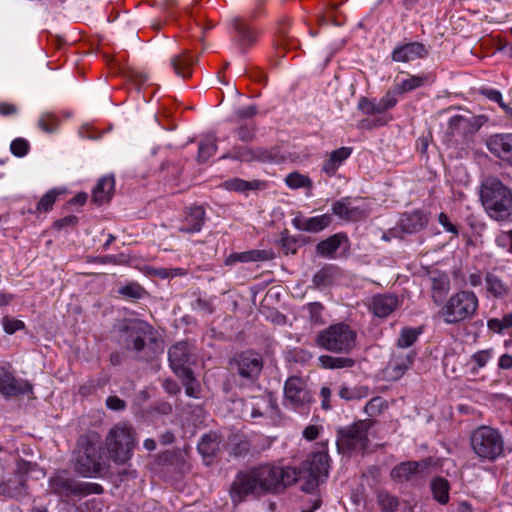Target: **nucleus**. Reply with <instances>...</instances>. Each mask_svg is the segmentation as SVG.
Segmentation results:
<instances>
[{
    "instance_id": "nucleus-1",
    "label": "nucleus",
    "mask_w": 512,
    "mask_h": 512,
    "mask_svg": "<svg viewBox=\"0 0 512 512\" xmlns=\"http://www.w3.org/2000/svg\"><path fill=\"white\" fill-rule=\"evenodd\" d=\"M328 469V456L322 453L315 454L311 461L304 462L299 470L262 465L239 473L231 486L230 496L233 503L238 504L249 494L259 495L295 482L301 483L304 492H313L328 477Z\"/></svg>"
},
{
    "instance_id": "nucleus-14",
    "label": "nucleus",
    "mask_w": 512,
    "mask_h": 512,
    "mask_svg": "<svg viewBox=\"0 0 512 512\" xmlns=\"http://www.w3.org/2000/svg\"><path fill=\"white\" fill-rule=\"evenodd\" d=\"M231 27L234 30L233 43L240 53H245L257 41L258 32L250 26L242 17L231 18Z\"/></svg>"
},
{
    "instance_id": "nucleus-45",
    "label": "nucleus",
    "mask_w": 512,
    "mask_h": 512,
    "mask_svg": "<svg viewBox=\"0 0 512 512\" xmlns=\"http://www.w3.org/2000/svg\"><path fill=\"white\" fill-rule=\"evenodd\" d=\"M238 126L235 128V134L242 142L252 141L255 137L256 125L253 121L237 122Z\"/></svg>"
},
{
    "instance_id": "nucleus-8",
    "label": "nucleus",
    "mask_w": 512,
    "mask_h": 512,
    "mask_svg": "<svg viewBox=\"0 0 512 512\" xmlns=\"http://www.w3.org/2000/svg\"><path fill=\"white\" fill-rule=\"evenodd\" d=\"M234 405L235 409H240V416L243 419L275 420L279 414L278 406L270 394L239 399L234 402Z\"/></svg>"
},
{
    "instance_id": "nucleus-30",
    "label": "nucleus",
    "mask_w": 512,
    "mask_h": 512,
    "mask_svg": "<svg viewBox=\"0 0 512 512\" xmlns=\"http://www.w3.org/2000/svg\"><path fill=\"white\" fill-rule=\"evenodd\" d=\"M273 258V253L268 250H250L240 253H233L226 259V264L231 265L236 262L248 263L257 261H267Z\"/></svg>"
},
{
    "instance_id": "nucleus-32",
    "label": "nucleus",
    "mask_w": 512,
    "mask_h": 512,
    "mask_svg": "<svg viewBox=\"0 0 512 512\" xmlns=\"http://www.w3.org/2000/svg\"><path fill=\"white\" fill-rule=\"evenodd\" d=\"M195 62L196 60L186 52L175 55L170 59V65L173 70L182 78H188L191 76V67Z\"/></svg>"
},
{
    "instance_id": "nucleus-47",
    "label": "nucleus",
    "mask_w": 512,
    "mask_h": 512,
    "mask_svg": "<svg viewBox=\"0 0 512 512\" xmlns=\"http://www.w3.org/2000/svg\"><path fill=\"white\" fill-rule=\"evenodd\" d=\"M488 328L495 333H503L512 327V312L505 314L501 319L492 318L487 323Z\"/></svg>"
},
{
    "instance_id": "nucleus-52",
    "label": "nucleus",
    "mask_w": 512,
    "mask_h": 512,
    "mask_svg": "<svg viewBox=\"0 0 512 512\" xmlns=\"http://www.w3.org/2000/svg\"><path fill=\"white\" fill-rule=\"evenodd\" d=\"M309 313V320L311 323L318 325L323 323L322 312L324 310L323 305L320 302L308 303L305 306Z\"/></svg>"
},
{
    "instance_id": "nucleus-48",
    "label": "nucleus",
    "mask_w": 512,
    "mask_h": 512,
    "mask_svg": "<svg viewBox=\"0 0 512 512\" xmlns=\"http://www.w3.org/2000/svg\"><path fill=\"white\" fill-rule=\"evenodd\" d=\"M333 277V268L331 266H325L317 271L312 279V283L315 287H325L330 284Z\"/></svg>"
},
{
    "instance_id": "nucleus-28",
    "label": "nucleus",
    "mask_w": 512,
    "mask_h": 512,
    "mask_svg": "<svg viewBox=\"0 0 512 512\" xmlns=\"http://www.w3.org/2000/svg\"><path fill=\"white\" fill-rule=\"evenodd\" d=\"M352 148L340 147L332 151L328 158L324 160L321 171L327 176L332 177L335 175L339 167L350 157Z\"/></svg>"
},
{
    "instance_id": "nucleus-43",
    "label": "nucleus",
    "mask_w": 512,
    "mask_h": 512,
    "mask_svg": "<svg viewBox=\"0 0 512 512\" xmlns=\"http://www.w3.org/2000/svg\"><path fill=\"white\" fill-rule=\"evenodd\" d=\"M282 157L279 153V149L255 147V161L262 163H276L281 161Z\"/></svg>"
},
{
    "instance_id": "nucleus-7",
    "label": "nucleus",
    "mask_w": 512,
    "mask_h": 512,
    "mask_svg": "<svg viewBox=\"0 0 512 512\" xmlns=\"http://www.w3.org/2000/svg\"><path fill=\"white\" fill-rule=\"evenodd\" d=\"M473 451L486 460L493 461L504 451V440L501 433L489 426L478 427L471 436Z\"/></svg>"
},
{
    "instance_id": "nucleus-34",
    "label": "nucleus",
    "mask_w": 512,
    "mask_h": 512,
    "mask_svg": "<svg viewBox=\"0 0 512 512\" xmlns=\"http://www.w3.org/2000/svg\"><path fill=\"white\" fill-rule=\"evenodd\" d=\"M198 451L204 457H211L216 454L220 448V439L216 433L205 434L201 437L197 445Z\"/></svg>"
},
{
    "instance_id": "nucleus-26",
    "label": "nucleus",
    "mask_w": 512,
    "mask_h": 512,
    "mask_svg": "<svg viewBox=\"0 0 512 512\" xmlns=\"http://www.w3.org/2000/svg\"><path fill=\"white\" fill-rule=\"evenodd\" d=\"M428 223L426 215L417 210L403 214L397 223V228L402 234H413L421 231Z\"/></svg>"
},
{
    "instance_id": "nucleus-62",
    "label": "nucleus",
    "mask_w": 512,
    "mask_h": 512,
    "mask_svg": "<svg viewBox=\"0 0 512 512\" xmlns=\"http://www.w3.org/2000/svg\"><path fill=\"white\" fill-rule=\"evenodd\" d=\"M106 406L110 409V410H114V411H121V410H124L125 407H126V403L124 400L120 399L119 397L117 396H109L107 399H106Z\"/></svg>"
},
{
    "instance_id": "nucleus-13",
    "label": "nucleus",
    "mask_w": 512,
    "mask_h": 512,
    "mask_svg": "<svg viewBox=\"0 0 512 512\" xmlns=\"http://www.w3.org/2000/svg\"><path fill=\"white\" fill-rule=\"evenodd\" d=\"M233 369L236 370L239 377L246 383H253L259 377L262 368L263 361L260 354L246 351L238 354L233 359Z\"/></svg>"
},
{
    "instance_id": "nucleus-55",
    "label": "nucleus",
    "mask_w": 512,
    "mask_h": 512,
    "mask_svg": "<svg viewBox=\"0 0 512 512\" xmlns=\"http://www.w3.org/2000/svg\"><path fill=\"white\" fill-rule=\"evenodd\" d=\"M258 108L251 104L235 110L236 122L252 121L251 119L257 114Z\"/></svg>"
},
{
    "instance_id": "nucleus-64",
    "label": "nucleus",
    "mask_w": 512,
    "mask_h": 512,
    "mask_svg": "<svg viewBox=\"0 0 512 512\" xmlns=\"http://www.w3.org/2000/svg\"><path fill=\"white\" fill-rule=\"evenodd\" d=\"M338 395L346 400L351 401L358 398V393L355 389H352L346 385H342L338 391Z\"/></svg>"
},
{
    "instance_id": "nucleus-23",
    "label": "nucleus",
    "mask_w": 512,
    "mask_h": 512,
    "mask_svg": "<svg viewBox=\"0 0 512 512\" xmlns=\"http://www.w3.org/2000/svg\"><path fill=\"white\" fill-rule=\"evenodd\" d=\"M350 198H342L332 204V212L342 220L357 221L366 216L365 209Z\"/></svg>"
},
{
    "instance_id": "nucleus-33",
    "label": "nucleus",
    "mask_w": 512,
    "mask_h": 512,
    "mask_svg": "<svg viewBox=\"0 0 512 512\" xmlns=\"http://www.w3.org/2000/svg\"><path fill=\"white\" fill-rule=\"evenodd\" d=\"M432 299L440 304L450 290V280L446 275H438L431 278Z\"/></svg>"
},
{
    "instance_id": "nucleus-49",
    "label": "nucleus",
    "mask_w": 512,
    "mask_h": 512,
    "mask_svg": "<svg viewBox=\"0 0 512 512\" xmlns=\"http://www.w3.org/2000/svg\"><path fill=\"white\" fill-rule=\"evenodd\" d=\"M38 127L46 133H53L58 126V118L51 112H44L38 120Z\"/></svg>"
},
{
    "instance_id": "nucleus-38",
    "label": "nucleus",
    "mask_w": 512,
    "mask_h": 512,
    "mask_svg": "<svg viewBox=\"0 0 512 512\" xmlns=\"http://www.w3.org/2000/svg\"><path fill=\"white\" fill-rule=\"evenodd\" d=\"M118 294L129 300H139L147 295V291L137 282H130L118 289Z\"/></svg>"
},
{
    "instance_id": "nucleus-44",
    "label": "nucleus",
    "mask_w": 512,
    "mask_h": 512,
    "mask_svg": "<svg viewBox=\"0 0 512 512\" xmlns=\"http://www.w3.org/2000/svg\"><path fill=\"white\" fill-rule=\"evenodd\" d=\"M222 158L245 162L255 161V148L245 146L235 147L231 152L223 155Z\"/></svg>"
},
{
    "instance_id": "nucleus-35",
    "label": "nucleus",
    "mask_w": 512,
    "mask_h": 512,
    "mask_svg": "<svg viewBox=\"0 0 512 512\" xmlns=\"http://www.w3.org/2000/svg\"><path fill=\"white\" fill-rule=\"evenodd\" d=\"M343 238L341 234H334L319 242L316 246L317 253L322 257H332L339 249Z\"/></svg>"
},
{
    "instance_id": "nucleus-17",
    "label": "nucleus",
    "mask_w": 512,
    "mask_h": 512,
    "mask_svg": "<svg viewBox=\"0 0 512 512\" xmlns=\"http://www.w3.org/2000/svg\"><path fill=\"white\" fill-rule=\"evenodd\" d=\"M402 300L394 293H379L373 295L368 304V310L378 318H386L397 310Z\"/></svg>"
},
{
    "instance_id": "nucleus-39",
    "label": "nucleus",
    "mask_w": 512,
    "mask_h": 512,
    "mask_svg": "<svg viewBox=\"0 0 512 512\" xmlns=\"http://www.w3.org/2000/svg\"><path fill=\"white\" fill-rule=\"evenodd\" d=\"M431 489L434 498L441 504L449 501V483L442 477H437L431 482Z\"/></svg>"
},
{
    "instance_id": "nucleus-9",
    "label": "nucleus",
    "mask_w": 512,
    "mask_h": 512,
    "mask_svg": "<svg viewBox=\"0 0 512 512\" xmlns=\"http://www.w3.org/2000/svg\"><path fill=\"white\" fill-rule=\"evenodd\" d=\"M314 397L305 380L293 376L284 385V405L300 414H308Z\"/></svg>"
},
{
    "instance_id": "nucleus-57",
    "label": "nucleus",
    "mask_w": 512,
    "mask_h": 512,
    "mask_svg": "<svg viewBox=\"0 0 512 512\" xmlns=\"http://www.w3.org/2000/svg\"><path fill=\"white\" fill-rule=\"evenodd\" d=\"M10 150L17 157L25 156L29 151V143L23 138H16L11 142Z\"/></svg>"
},
{
    "instance_id": "nucleus-31",
    "label": "nucleus",
    "mask_w": 512,
    "mask_h": 512,
    "mask_svg": "<svg viewBox=\"0 0 512 512\" xmlns=\"http://www.w3.org/2000/svg\"><path fill=\"white\" fill-rule=\"evenodd\" d=\"M485 285L487 291L498 299H504L509 296L510 288L507 284H505L502 279L489 272L485 276Z\"/></svg>"
},
{
    "instance_id": "nucleus-60",
    "label": "nucleus",
    "mask_w": 512,
    "mask_h": 512,
    "mask_svg": "<svg viewBox=\"0 0 512 512\" xmlns=\"http://www.w3.org/2000/svg\"><path fill=\"white\" fill-rule=\"evenodd\" d=\"M183 384L185 385L186 394L190 397H197V391L195 387V379L193 377L192 371L190 372V377L188 378L186 375H179Z\"/></svg>"
},
{
    "instance_id": "nucleus-25",
    "label": "nucleus",
    "mask_w": 512,
    "mask_h": 512,
    "mask_svg": "<svg viewBox=\"0 0 512 512\" xmlns=\"http://www.w3.org/2000/svg\"><path fill=\"white\" fill-rule=\"evenodd\" d=\"M205 222V210L201 206H194L189 208L185 213L184 218L178 228L182 233H198L201 231Z\"/></svg>"
},
{
    "instance_id": "nucleus-59",
    "label": "nucleus",
    "mask_w": 512,
    "mask_h": 512,
    "mask_svg": "<svg viewBox=\"0 0 512 512\" xmlns=\"http://www.w3.org/2000/svg\"><path fill=\"white\" fill-rule=\"evenodd\" d=\"M497 246L507 248L512 253V229L506 232H501L495 238Z\"/></svg>"
},
{
    "instance_id": "nucleus-53",
    "label": "nucleus",
    "mask_w": 512,
    "mask_h": 512,
    "mask_svg": "<svg viewBox=\"0 0 512 512\" xmlns=\"http://www.w3.org/2000/svg\"><path fill=\"white\" fill-rule=\"evenodd\" d=\"M358 109L361 110L362 113L367 115L384 113L378 101L369 100L367 98L360 99L358 103Z\"/></svg>"
},
{
    "instance_id": "nucleus-10",
    "label": "nucleus",
    "mask_w": 512,
    "mask_h": 512,
    "mask_svg": "<svg viewBox=\"0 0 512 512\" xmlns=\"http://www.w3.org/2000/svg\"><path fill=\"white\" fill-rule=\"evenodd\" d=\"M371 424L360 420L347 427L340 428L337 434V447L344 452H361L368 446V430Z\"/></svg>"
},
{
    "instance_id": "nucleus-12",
    "label": "nucleus",
    "mask_w": 512,
    "mask_h": 512,
    "mask_svg": "<svg viewBox=\"0 0 512 512\" xmlns=\"http://www.w3.org/2000/svg\"><path fill=\"white\" fill-rule=\"evenodd\" d=\"M101 456L97 447L88 442L78 452L75 470L83 477L93 478L102 470Z\"/></svg>"
},
{
    "instance_id": "nucleus-36",
    "label": "nucleus",
    "mask_w": 512,
    "mask_h": 512,
    "mask_svg": "<svg viewBox=\"0 0 512 512\" xmlns=\"http://www.w3.org/2000/svg\"><path fill=\"white\" fill-rule=\"evenodd\" d=\"M217 151V138L214 135H208L199 142L198 162H206Z\"/></svg>"
},
{
    "instance_id": "nucleus-20",
    "label": "nucleus",
    "mask_w": 512,
    "mask_h": 512,
    "mask_svg": "<svg viewBox=\"0 0 512 512\" xmlns=\"http://www.w3.org/2000/svg\"><path fill=\"white\" fill-rule=\"evenodd\" d=\"M27 495L26 478L21 474H16L0 482V497L21 500Z\"/></svg>"
},
{
    "instance_id": "nucleus-54",
    "label": "nucleus",
    "mask_w": 512,
    "mask_h": 512,
    "mask_svg": "<svg viewBox=\"0 0 512 512\" xmlns=\"http://www.w3.org/2000/svg\"><path fill=\"white\" fill-rule=\"evenodd\" d=\"M399 92L396 88L389 90L380 100H378L383 112L393 108L398 102Z\"/></svg>"
},
{
    "instance_id": "nucleus-19",
    "label": "nucleus",
    "mask_w": 512,
    "mask_h": 512,
    "mask_svg": "<svg viewBox=\"0 0 512 512\" xmlns=\"http://www.w3.org/2000/svg\"><path fill=\"white\" fill-rule=\"evenodd\" d=\"M433 464L432 458H426L420 461H405L396 465L390 472L393 480L398 482H407L412 480L420 472L428 469Z\"/></svg>"
},
{
    "instance_id": "nucleus-42",
    "label": "nucleus",
    "mask_w": 512,
    "mask_h": 512,
    "mask_svg": "<svg viewBox=\"0 0 512 512\" xmlns=\"http://www.w3.org/2000/svg\"><path fill=\"white\" fill-rule=\"evenodd\" d=\"M260 181H246L240 178H233L224 182V187L230 191L245 192L256 190L260 187Z\"/></svg>"
},
{
    "instance_id": "nucleus-51",
    "label": "nucleus",
    "mask_w": 512,
    "mask_h": 512,
    "mask_svg": "<svg viewBox=\"0 0 512 512\" xmlns=\"http://www.w3.org/2000/svg\"><path fill=\"white\" fill-rule=\"evenodd\" d=\"M285 183L288 187L292 189H298L311 185V181L307 176L297 172H292L288 174L285 178Z\"/></svg>"
},
{
    "instance_id": "nucleus-29",
    "label": "nucleus",
    "mask_w": 512,
    "mask_h": 512,
    "mask_svg": "<svg viewBox=\"0 0 512 512\" xmlns=\"http://www.w3.org/2000/svg\"><path fill=\"white\" fill-rule=\"evenodd\" d=\"M115 190V179L113 175H106L100 178L93 189L92 200L102 205L110 201Z\"/></svg>"
},
{
    "instance_id": "nucleus-58",
    "label": "nucleus",
    "mask_w": 512,
    "mask_h": 512,
    "mask_svg": "<svg viewBox=\"0 0 512 512\" xmlns=\"http://www.w3.org/2000/svg\"><path fill=\"white\" fill-rule=\"evenodd\" d=\"M2 327L4 331L8 334H13L16 331L22 330L25 327L23 321L18 319H12L9 317H3L2 319Z\"/></svg>"
},
{
    "instance_id": "nucleus-11",
    "label": "nucleus",
    "mask_w": 512,
    "mask_h": 512,
    "mask_svg": "<svg viewBox=\"0 0 512 512\" xmlns=\"http://www.w3.org/2000/svg\"><path fill=\"white\" fill-rule=\"evenodd\" d=\"M50 487L53 493L61 497H85L91 494H101L103 488L100 484L82 482L74 478L57 475L50 479Z\"/></svg>"
},
{
    "instance_id": "nucleus-56",
    "label": "nucleus",
    "mask_w": 512,
    "mask_h": 512,
    "mask_svg": "<svg viewBox=\"0 0 512 512\" xmlns=\"http://www.w3.org/2000/svg\"><path fill=\"white\" fill-rule=\"evenodd\" d=\"M493 354V349L477 351L471 356V362L476 365L477 369L483 368L493 357Z\"/></svg>"
},
{
    "instance_id": "nucleus-46",
    "label": "nucleus",
    "mask_w": 512,
    "mask_h": 512,
    "mask_svg": "<svg viewBox=\"0 0 512 512\" xmlns=\"http://www.w3.org/2000/svg\"><path fill=\"white\" fill-rule=\"evenodd\" d=\"M421 331L417 328L405 327L401 330L397 345L400 348L410 347L418 338Z\"/></svg>"
},
{
    "instance_id": "nucleus-2",
    "label": "nucleus",
    "mask_w": 512,
    "mask_h": 512,
    "mask_svg": "<svg viewBox=\"0 0 512 512\" xmlns=\"http://www.w3.org/2000/svg\"><path fill=\"white\" fill-rule=\"evenodd\" d=\"M480 198L488 215L500 222L512 221V190L497 178H487Z\"/></svg>"
},
{
    "instance_id": "nucleus-40",
    "label": "nucleus",
    "mask_w": 512,
    "mask_h": 512,
    "mask_svg": "<svg viewBox=\"0 0 512 512\" xmlns=\"http://www.w3.org/2000/svg\"><path fill=\"white\" fill-rule=\"evenodd\" d=\"M376 499L382 512H395L399 506L397 497L385 490H379Z\"/></svg>"
},
{
    "instance_id": "nucleus-21",
    "label": "nucleus",
    "mask_w": 512,
    "mask_h": 512,
    "mask_svg": "<svg viewBox=\"0 0 512 512\" xmlns=\"http://www.w3.org/2000/svg\"><path fill=\"white\" fill-rule=\"evenodd\" d=\"M486 146L492 154L512 164V133L492 135Z\"/></svg>"
},
{
    "instance_id": "nucleus-22",
    "label": "nucleus",
    "mask_w": 512,
    "mask_h": 512,
    "mask_svg": "<svg viewBox=\"0 0 512 512\" xmlns=\"http://www.w3.org/2000/svg\"><path fill=\"white\" fill-rule=\"evenodd\" d=\"M332 222L329 214H322L314 217H305L301 214L292 219V225L299 231L318 233L327 228Z\"/></svg>"
},
{
    "instance_id": "nucleus-61",
    "label": "nucleus",
    "mask_w": 512,
    "mask_h": 512,
    "mask_svg": "<svg viewBox=\"0 0 512 512\" xmlns=\"http://www.w3.org/2000/svg\"><path fill=\"white\" fill-rule=\"evenodd\" d=\"M381 406H382V400L381 398L379 397H375L373 399H371L365 406V412L369 415V416H374L376 414H378L381 410Z\"/></svg>"
},
{
    "instance_id": "nucleus-15",
    "label": "nucleus",
    "mask_w": 512,
    "mask_h": 512,
    "mask_svg": "<svg viewBox=\"0 0 512 512\" xmlns=\"http://www.w3.org/2000/svg\"><path fill=\"white\" fill-rule=\"evenodd\" d=\"M168 359L172 369L177 375L190 377V365L194 362V356L186 342H179L173 345L168 351Z\"/></svg>"
},
{
    "instance_id": "nucleus-50",
    "label": "nucleus",
    "mask_w": 512,
    "mask_h": 512,
    "mask_svg": "<svg viewBox=\"0 0 512 512\" xmlns=\"http://www.w3.org/2000/svg\"><path fill=\"white\" fill-rule=\"evenodd\" d=\"M61 192L57 189H51L47 193H45L41 199L39 200L37 204V211L38 212H47L49 211L53 204L55 203L58 195Z\"/></svg>"
},
{
    "instance_id": "nucleus-6",
    "label": "nucleus",
    "mask_w": 512,
    "mask_h": 512,
    "mask_svg": "<svg viewBox=\"0 0 512 512\" xmlns=\"http://www.w3.org/2000/svg\"><path fill=\"white\" fill-rule=\"evenodd\" d=\"M136 438L133 428L126 424L115 425L105 439L106 449L115 463L123 464L132 456Z\"/></svg>"
},
{
    "instance_id": "nucleus-16",
    "label": "nucleus",
    "mask_w": 512,
    "mask_h": 512,
    "mask_svg": "<svg viewBox=\"0 0 512 512\" xmlns=\"http://www.w3.org/2000/svg\"><path fill=\"white\" fill-rule=\"evenodd\" d=\"M483 125L481 116L467 115H454L448 121L447 131L451 136L472 135L476 133Z\"/></svg>"
},
{
    "instance_id": "nucleus-27",
    "label": "nucleus",
    "mask_w": 512,
    "mask_h": 512,
    "mask_svg": "<svg viewBox=\"0 0 512 512\" xmlns=\"http://www.w3.org/2000/svg\"><path fill=\"white\" fill-rule=\"evenodd\" d=\"M415 359V353L410 351L407 353L394 354L388 366L389 377L393 380L401 378L404 373L411 367Z\"/></svg>"
},
{
    "instance_id": "nucleus-24",
    "label": "nucleus",
    "mask_w": 512,
    "mask_h": 512,
    "mask_svg": "<svg viewBox=\"0 0 512 512\" xmlns=\"http://www.w3.org/2000/svg\"><path fill=\"white\" fill-rule=\"evenodd\" d=\"M427 54L428 50L424 44L420 42H409L396 46L392 51V59L395 62H410L424 58Z\"/></svg>"
},
{
    "instance_id": "nucleus-18",
    "label": "nucleus",
    "mask_w": 512,
    "mask_h": 512,
    "mask_svg": "<svg viewBox=\"0 0 512 512\" xmlns=\"http://www.w3.org/2000/svg\"><path fill=\"white\" fill-rule=\"evenodd\" d=\"M32 393V385L22 379H16L6 368L0 367V394L9 398Z\"/></svg>"
},
{
    "instance_id": "nucleus-37",
    "label": "nucleus",
    "mask_w": 512,
    "mask_h": 512,
    "mask_svg": "<svg viewBox=\"0 0 512 512\" xmlns=\"http://www.w3.org/2000/svg\"><path fill=\"white\" fill-rule=\"evenodd\" d=\"M428 81L426 75H409L407 79H403L395 85L396 91L400 95L413 91L422 87Z\"/></svg>"
},
{
    "instance_id": "nucleus-41",
    "label": "nucleus",
    "mask_w": 512,
    "mask_h": 512,
    "mask_svg": "<svg viewBox=\"0 0 512 512\" xmlns=\"http://www.w3.org/2000/svg\"><path fill=\"white\" fill-rule=\"evenodd\" d=\"M319 362L323 368L327 369L350 368L354 365V361L351 358L333 357L329 355H321Z\"/></svg>"
},
{
    "instance_id": "nucleus-5",
    "label": "nucleus",
    "mask_w": 512,
    "mask_h": 512,
    "mask_svg": "<svg viewBox=\"0 0 512 512\" xmlns=\"http://www.w3.org/2000/svg\"><path fill=\"white\" fill-rule=\"evenodd\" d=\"M357 332L348 324L339 322L321 330L315 343L333 353H350L356 346Z\"/></svg>"
},
{
    "instance_id": "nucleus-63",
    "label": "nucleus",
    "mask_w": 512,
    "mask_h": 512,
    "mask_svg": "<svg viewBox=\"0 0 512 512\" xmlns=\"http://www.w3.org/2000/svg\"><path fill=\"white\" fill-rule=\"evenodd\" d=\"M485 95L488 99L497 102L506 112L507 109H510L504 102H503V96L500 91L495 89H488L485 91Z\"/></svg>"
},
{
    "instance_id": "nucleus-4",
    "label": "nucleus",
    "mask_w": 512,
    "mask_h": 512,
    "mask_svg": "<svg viewBox=\"0 0 512 512\" xmlns=\"http://www.w3.org/2000/svg\"><path fill=\"white\" fill-rule=\"evenodd\" d=\"M478 306L479 301L474 292L461 290L448 298L439 314L444 323L458 324L472 319L477 313Z\"/></svg>"
},
{
    "instance_id": "nucleus-3",
    "label": "nucleus",
    "mask_w": 512,
    "mask_h": 512,
    "mask_svg": "<svg viewBox=\"0 0 512 512\" xmlns=\"http://www.w3.org/2000/svg\"><path fill=\"white\" fill-rule=\"evenodd\" d=\"M118 343L128 351L140 352L147 343L156 341V331L147 321L126 318L115 325Z\"/></svg>"
}]
</instances>
